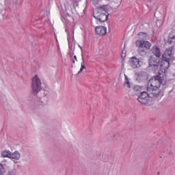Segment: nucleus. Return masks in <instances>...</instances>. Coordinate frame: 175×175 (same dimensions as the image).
Masks as SVG:
<instances>
[{
  "label": "nucleus",
  "instance_id": "obj_6",
  "mask_svg": "<svg viewBox=\"0 0 175 175\" xmlns=\"http://www.w3.org/2000/svg\"><path fill=\"white\" fill-rule=\"evenodd\" d=\"M148 87H152L153 88H159L161 87V82L159 81V75L152 77L149 79Z\"/></svg>",
  "mask_w": 175,
  "mask_h": 175
},
{
  "label": "nucleus",
  "instance_id": "obj_23",
  "mask_svg": "<svg viewBox=\"0 0 175 175\" xmlns=\"http://www.w3.org/2000/svg\"><path fill=\"white\" fill-rule=\"evenodd\" d=\"M1 174H3V173H5V167H3V165L2 164H1Z\"/></svg>",
  "mask_w": 175,
  "mask_h": 175
},
{
  "label": "nucleus",
  "instance_id": "obj_15",
  "mask_svg": "<svg viewBox=\"0 0 175 175\" xmlns=\"http://www.w3.org/2000/svg\"><path fill=\"white\" fill-rule=\"evenodd\" d=\"M11 153H12L11 151L3 150L1 152V157H3V158H10Z\"/></svg>",
  "mask_w": 175,
  "mask_h": 175
},
{
  "label": "nucleus",
  "instance_id": "obj_3",
  "mask_svg": "<svg viewBox=\"0 0 175 175\" xmlns=\"http://www.w3.org/2000/svg\"><path fill=\"white\" fill-rule=\"evenodd\" d=\"M107 8L105 5L98 8L93 11V17L98 20L100 23L107 21L109 18V13H107Z\"/></svg>",
  "mask_w": 175,
  "mask_h": 175
},
{
  "label": "nucleus",
  "instance_id": "obj_5",
  "mask_svg": "<svg viewBox=\"0 0 175 175\" xmlns=\"http://www.w3.org/2000/svg\"><path fill=\"white\" fill-rule=\"evenodd\" d=\"M149 68L153 69V70H157L159 68V59L150 56L148 59Z\"/></svg>",
  "mask_w": 175,
  "mask_h": 175
},
{
  "label": "nucleus",
  "instance_id": "obj_32",
  "mask_svg": "<svg viewBox=\"0 0 175 175\" xmlns=\"http://www.w3.org/2000/svg\"><path fill=\"white\" fill-rule=\"evenodd\" d=\"M80 49H81V50H82V49H81V46H80Z\"/></svg>",
  "mask_w": 175,
  "mask_h": 175
},
{
  "label": "nucleus",
  "instance_id": "obj_31",
  "mask_svg": "<svg viewBox=\"0 0 175 175\" xmlns=\"http://www.w3.org/2000/svg\"><path fill=\"white\" fill-rule=\"evenodd\" d=\"M67 15L69 16H70V15H69V14H67Z\"/></svg>",
  "mask_w": 175,
  "mask_h": 175
},
{
  "label": "nucleus",
  "instance_id": "obj_25",
  "mask_svg": "<svg viewBox=\"0 0 175 175\" xmlns=\"http://www.w3.org/2000/svg\"><path fill=\"white\" fill-rule=\"evenodd\" d=\"M171 75H172V76H175V70H171Z\"/></svg>",
  "mask_w": 175,
  "mask_h": 175
},
{
  "label": "nucleus",
  "instance_id": "obj_28",
  "mask_svg": "<svg viewBox=\"0 0 175 175\" xmlns=\"http://www.w3.org/2000/svg\"><path fill=\"white\" fill-rule=\"evenodd\" d=\"M74 59H75V61H77V57L76 55L74 56Z\"/></svg>",
  "mask_w": 175,
  "mask_h": 175
},
{
  "label": "nucleus",
  "instance_id": "obj_18",
  "mask_svg": "<svg viewBox=\"0 0 175 175\" xmlns=\"http://www.w3.org/2000/svg\"><path fill=\"white\" fill-rule=\"evenodd\" d=\"M82 61L83 62L81 64V68H80V70L79 71L78 74L81 73V71L84 70V69H85V64L84 63V57H83V55H82Z\"/></svg>",
  "mask_w": 175,
  "mask_h": 175
},
{
  "label": "nucleus",
  "instance_id": "obj_11",
  "mask_svg": "<svg viewBox=\"0 0 175 175\" xmlns=\"http://www.w3.org/2000/svg\"><path fill=\"white\" fill-rule=\"evenodd\" d=\"M96 33L100 36H103L106 35L107 32V29L103 26H97L95 28Z\"/></svg>",
  "mask_w": 175,
  "mask_h": 175
},
{
  "label": "nucleus",
  "instance_id": "obj_12",
  "mask_svg": "<svg viewBox=\"0 0 175 175\" xmlns=\"http://www.w3.org/2000/svg\"><path fill=\"white\" fill-rule=\"evenodd\" d=\"M151 52L153 55H155L156 58H161V49L157 46H153L151 49Z\"/></svg>",
  "mask_w": 175,
  "mask_h": 175
},
{
  "label": "nucleus",
  "instance_id": "obj_30",
  "mask_svg": "<svg viewBox=\"0 0 175 175\" xmlns=\"http://www.w3.org/2000/svg\"><path fill=\"white\" fill-rule=\"evenodd\" d=\"M66 32H68V29H66Z\"/></svg>",
  "mask_w": 175,
  "mask_h": 175
},
{
  "label": "nucleus",
  "instance_id": "obj_9",
  "mask_svg": "<svg viewBox=\"0 0 175 175\" xmlns=\"http://www.w3.org/2000/svg\"><path fill=\"white\" fill-rule=\"evenodd\" d=\"M135 76L137 77L136 79L137 81H148V75L144 71L135 73Z\"/></svg>",
  "mask_w": 175,
  "mask_h": 175
},
{
  "label": "nucleus",
  "instance_id": "obj_4",
  "mask_svg": "<svg viewBox=\"0 0 175 175\" xmlns=\"http://www.w3.org/2000/svg\"><path fill=\"white\" fill-rule=\"evenodd\" d=\"M150 96H148V93L146 92H141V94L138 96L137 100L142 105H150Z\"/></svg>",
  "mask_w": 175,
  "mask_h": 175
},
{
  "label": "nucleus",
  "instance_id": "obj_10",
  "mask_svg": "<svg viewBox=\"0 0 175 175\" xmlns=\"http://www.w3.org/2000/svg\"><path fill=\"white\" fill-rule=\"evenodd\" d=\"M136 46H141L145 50H150L152 44L148 41H142V40H137L136 41Z\"/></svg>",
  "mask_w": 175,
  "mask_h": 175
},
{
  "label": "nucleus",
  "instance_id": "obj_1",
  "mask_svg": "<svg viewBox=\"0 0 175 175\" xmlns=\"http://www.w3.org/2000/svg\"><path fill=\"white\" fill-rule=\"evenodd\" d=\"M32 94L29 98V102L36 106H44L47 105L49 102V91L42 89V82L40 79L36 75L32 79Z\"/></svg>",
  "mask_w": 175,
  "mask_h": 175
},
{
  "label": "nucleus",
  "instance_id": "obj_20",
  "mask_svg": "<svg viewBox=\"0 0 175 175\" xmlns=\"http://www.w3.org/2000/svg\"><path fill=\"white\" fill-rule=\"evenodd\" d=\"M125 80H126L125 83L126 84L127 88H131V82H129V79H128V77L125 76Z\"/></svg>",
  "mask_w": 175,
  "mask_h": 175
},
{
  "label": "nucleus",
  "instance_id": "obj_7",
  "mask_svg": "<svg viewBox=\"0 0 175 175\" xmlns=\"http://www.w3.org/2000/svg\"><path fill=\"white\" fill-rule=\"evenodd\" d=\"M147 93L149 96V98L151 99L152 98H158L159 96V93L161 91L159 90V88H152L150 86H148L147 88Z\"/></svg>",
  "mask_w": 175,
  "mask_h": 175
},
{
  "label": "nucleus",
  "instance_id": "obj_22",
  "mask_svg": "<svg viewBox=\"0 0 175 175\" xmlns=\"http://www.w3.org/2000/svg\"><path fill=\"white\" fill-rule=\"evenodd\" d=\"M133 90H134V91H135V92H137V91H139V90H140V86H139V85H135V86L133 87Z\"/></svg>",
  "mask_w": 175,
  "mask_h": 175
},
{
  "label": "nucleus",
  "instance_id": "obj_21",
  "mask_svg": "<svg viewBox=\"0 0 175 175\" xmlns=\"http://www.w3.org/2000/svg\"><path fill=\"white\" fill-rule=\"evenodd\" d=\"M125 57H126V51L123 49L122 51L121 57L122 58H125Z\"/></svg>",
  "mask_w": 175,
  "mask_h": 175
},
{
  "label": "nucleus",
  "instance_id": "obj_8",
  "mask_svg": "<svg viewBox=\"0 0 175 175\" xmlns=\"http://www.w3.org/2000/svg\"><path fill=\"white\" fill-rule=\"evenodd\" d=\"M130 65L133 69H137L143 65V62L139 60L136 57H133L130 58Z\"/></svg>",
  "mask_w": 175,
  "mask_h": 175
},
{
  "label": "nucleus",
  "instance_id": "obj_26",
  "mask_svg": "<svg viewBox=\"0 0 175 175\" xmlns=\"http://www.w3.org/2000/svg\"><path fill=\"white\" fill-rule=\"evenodd\" d=\"M12 3L14 5H17V0H12Z\"/></svg>",
  "mask_w": 175,
  "mask_h": 175
},
{
  "label": "nucleus",
  "instance_id": "obj_19",
  "mask_svg": "<svg viewBox=\"0 0 175 175\" xmlns=\"http://www.w3.org/2000/svg\"><path fill=\"white\" fill-rule=\"evenodd\" d=\"M138 36L139 39H147V33L141 31L138 33Z\"/></svg>",
  "mask_w": 175,
  "mask_h": 175
},
{
  "label": "nucleus",
  "instance_id": "obj_24",
  "mask_svg": "<svg viewBox=\"0 0 175 175\" xmlns=\"http://www.w3.org/2000/svg\"><path fill=\"white\" fill-rule=\"evenodd\" d=\"M7 175H16V173L13 171H10Z\"/></svg>",
  "mask_w": 175,
  "mask_h": 175
},
{
  "label": "nucleus",
  "instance_id": "obj_14",
  "mask_svg": "<svg viewBox=\"0 0 175 175\" xmlns=\"http://www.w3.org/2000/svg\"><path fill=\"white\" fill-rule=\"evenodd\" d=\"M20 158H21V154H20V152H18V151H15L14 152L11 153L10 156V159H16V161H18V159H20Z\"/></svg>",
  "mask_w": 175,
  "mask_h": 175
},
{
  "label": "nucleus",
  "instance_id": "obj_16",
  "mask_svg": "<svg viewBox=\"0 0 175 175\" xmlns=\"http://www.w3.org/2000/svg\"><path fill=\"white\" fill-rule=\"evenodd\" d=\"M175 39V36L173 34V32L170 33L168 36V40L167 41L169 44H172V40Z\"/></svg>",
  "mask_w": 175,
  "mask_h": 175
},
{
  "label": "nucleus",
  "instance_id": "obj_27",
  "mask_svg": "<svg viewBox=\"0 0 175 175\" xmlns=\"http://www.w3.org/2000/svg\"><path fill=\"white\" fill-rule=\"evenodd\" d=\"M5 5H9V0H5Z\"/></svg>",
  "mask_w": 175,
  "mask_h": 175
},
{
  "label": "nucleus",
  "instance_id": "obj_2",
  "mask_svg": "<svg viewBox=\"0 0 175 175\" xmlns=\"http://www.w3.org/2000/svg\"><path fill=\"white\" fill-rule=\"evenodd\" d=\"M173 47H169L162 55L161 64L159 70L160 76H166L168 68H170V60L172 59V53Z\"/></svg>",
  "mask_w": 175,
  "mask_h": 175
},
{
  "label": "nucleus",
  "instance_id": "obj_17",
  "mask_svg": "<svg viewBox=\"0 0 175 175\" xmlns=\"http://www.w3.org/2000/svg\"><path fill=\"white\" fill-rule=\"evenodd\" d=\"M159 81H160V86L161 85H166V81L163 79L165 76L159 75Z\"/></svg>",
  "mask_w": 175,
  "mask_h": 175
},
{
  "label": "nucleus",
  "instance_id": "obj_33",
  "mask_svg": "<svg viewBox=\"0 0 175 175\" xmlns=\"http://www.w3.org/2000/svg\"><path fill=\"white\" fill-rule=\"evenodd\" d=\"M157 174H159V172H158Z\"/></svg>",
  "mask_w": 175,
  "mask_h": 175
},
{
  "label": "nucleus",
  "instance_id": "obj_13",
  "mask_svg": "<svg viewBox=\"0 0 175 175\" xmlns=\"http://www.w3.org/2000/svg\"><path fill=\"white\" fill-rule=\"evenodd\" d=\"M138 47V53L142 57H146L147 55V51H146V49L143 46H141V45H137Z\"/></svg>",
  "mask_w": 175,
  "mask_h": 175
},
{
  "label": "nucleus",
  "instance_id": "obj_29",
  "mask_svg": "<svg viewBox=\"0 0 175 175\" xmlns=\"http://www.w3.org/2000/svg\"><path fill=\"white\" fill-rule=\"evenodd\" d=\"M75 60H73V61H72V64H75Z\"/></svg>",
  "mask_w": 175,
  "mask_h": 175
}]
</instances>
